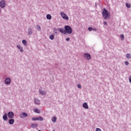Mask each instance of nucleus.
<instances>
[{
	"instance_id": "obj_26",
	"label": "nucleus",
	"mask_w": 131,
	"mask_h": 131,
	"mask_svg": "<svg viewBox=\"0 0 131 131\" xmlns=\"http://www.w3.org/2000/svg\"><path fill=\"white\" fill-rule=\"evenodd\" d=\"M36 27L38 31H40V30H41V29L40 28V27L38 25H36Z\"/></svg>"
},
{
	"instance_id": "obj_17",
	"label": "nucleus",
	"mask_w": 131,
	"mask_h": 131,
	"mask_svg": "<svg viewBox=\"0 0 131 131\" xmlns=\"http://www.w3.org/2000/svg\"><path fill=\"white\" fill-rule=\"evenodd\" d=\"M14 122H15V120H14V119H10L9 120V123L10 124H14Z\"/></svg>"
},
{
	"instance_id": "obj_27",
	"label": "nucleus",
	"mask_w": 131,
	"mask_h": 131,
	"mask_svg": "<svg viewBox=\"0 0 131 131\" xmlns=\"http://www.w3.org/2000/svg\"><path fill=\"white\" fill-rule=\"evenodd\" d=\"M126 7L128 8H130V4H128V3H126Z\"/></svg>"
},
{
	"instance_id": "obj_28",
	"label": "nucleus",
	"mask_w": 131,
	"mask_h": 131,
	"mask_svg": "<svg viewBox=\"0 0 131 131\" xmlns=\"http://www.w3.org/2000/svg\"><path fill=\"white\" fill-rule=\"evenodd\" d=\"M53 30H54L55 31V33L56 34H57V33H58V29H57L56 28H54L53 29Z\"/></svg>"
},
{
	"instance_id": "obj_7",
	"label": "nucleus",
	"mask_w": 131,
	"mask_h": 131,
	"mask_svg": "<svg viewBox=\"0 0 131 131\" xmlns=\"http://www.w3.org/2000/svg\"><path fill=\"white\" fill-rule=\"evenodd\" d=\"M7 115L9 118L13 119L14 118V116H15V114L13 112H9L8 113Z\"/></svg>"
},
{
	"instance_id": "obj_5",
	"label": "nucleus",
	"mask_w": 131,
	"mask_h": 131,
	"mask_svg": "<svg viewBox=\"0 0 131 131\" xmlns=\"http://www.w3.org/2000/svg\"><path fill=\"white\" fill-rule=\"evenodd\" d=\"M32 120H33V121H35L36 120L42 121V120H43V118L42 117H33L32 118Z\"/></svg>"
},
{
	"instance_id": "obj_3",
	"label": "nucleus",
	"mask_w": 131,
	"mask_h": 131,
	"mask_svg": "<svg viewBox=\"0 0 131 131\" xmlns=\"http://www.w3.org/2000/svg\"><path fill=\"white\" fill-rule=\"evenodd\" d=\"M60 15L61 17L64 20H66V21H68L69 20V17L68 16H67V14H66L64 12H60Z\"/></svg>"
},
{
	"instance_id": "obj_33",
	"label": "nucleus",
	"mask_w": 131,
	"mask_h": 131,
	"mask_svg": "<svg viewBox=\"0 0 131 131\" xmlns=\"http://www.w3.org/2000/svg\"><path fill=\"white\" fill-rule=\"evenodd\" d=\"M66 40L67 41H69V40H70V39L69 38H67Z\"/></svg>"
},
{
	"instance_id": "obj_13",
	"label": "nucleus",
	"mask_w": 131,
	"mask_h": 131,
	"mask_svg": "<svg viewBox=\"0 0 131 131\" xmlns=\"http://www.w3.org/2000/svg\"><path fill=\"white\" fill-rule=\"evenodd\" d=\"M34 104H35L36 105H40V100L38 99L35 98L34 99Z\"/></svg>"
},
{
	"instance_id": "obj_21",
	"label": "nucleus",
	"mask_w": 131,
	"mask_h": 131,
	"mask_svg": "<svg viewBox=\"0 0 131 131\" xmlns=\"http://www.w3.org/2000/svg\"><path fill=\"white\" fill-rule=\"evenodd\" d=\"M46 17L48 20H51V19H52V15L50 14H47Z\"/></svg>"
},
{
	"instance_id": "obj_10",
	"label": "nucleus",
	"mask_w": 131,
	"mask_h": 131,
	"mask_svg": "<svg viewBox=\"0 0 131 131\" xmlns=\"http://www.w3.org/2000/svg\"><path fill=\"white\" fill-rule=\"evenodd\" d=\"M28 34H29V35H32V34H33V31L32 30V29H31V28H29L28 29Z\"/></svg>"
},
{
	"instance_id": "obj_30",
	"label": "nucleus",
	"mask_w": 131,
	"mask_h": 131,
	"mask_svg": "<svg viewBox=\"0 0 131 131\" xmlns=\"http://www.w3.org/2000/svg\"><path fill=\"white\" fill-rule=\"evenodd\" d=\"M88 30L89 31H92L93 30V28L92 27L88 28Z\"/></svg>"
},
{
	"instance_id": "obj_20",
	"label": "nucleus",
	"mask_w": 131,
	"mask_h": 131,
	"mask_svg": "<svg viewBox=\"0 0 131 131\" xmlns=\"http://www.w3.org/2000/svg\"><path fill=\"white\" fill-rule=\"evenodd\" d=\"M49 38L51 40H54V39L55 38V35L54 34L50 35V36H49Z\"/></svg>"
},
{
	"instance_id": "obj_9",
	"label": "nucleus",
	"mask_w": 131,
	"mask_h": 131,
	"mask_svg": "<svg viewBox=\"0 0 131 131\" xmlns=\"http://www.w3.org/2000/svg\"><path fill=\"white\" fill-rule=\"evenodd\" d=\"M27 116H28V114L25 112L22 113L19 115L20 118H21L22 119H23V118H25V117H27Z\"/></svg>"
},
{
	"instance_id": "obj_36",
	"label": "nucleus",
	"mask_w": 131,
	"mask_h": 131,
	"mask_svg": "<svg viewBox=\"0 0 131 131\" xmlns=\"http://www.w3.org/2000/svg\"><path fill=\"white\" fill-rule=\"evenodd\" d=\"M2 13V9H0V14Z\"/></svg>"
},
{
	"instance_id": "obj_11",
	"label": "nucleus",
	"mask_w": 131,
	"mask_h": 131,
	"mask_svg": "<svg viewBox=\"0 0 131 131\" xmlns=\"http://www.w3.org/2000/svg\"><path fill=\"white\" fill-rule=\"evenodd\" d=\"M16 47L21 53H23V52H24V50H23V48L21 47V45H18L16 46Z\"/></svg>"
},
{
	"instance_id": "obj_31",
	"label": "nucleus",
	"mask_w": 131,
	"mask_h": 131,
	"mask_svg": "<svg viewBox=\"0 0 131 131\" xmlns=\"http://www.w3.org/2000/svg\"><path fill=\"white\" fill-rule=\"evenodd\" d=\"M77 88H78V89H81V85H80V84H78L77 85Z\"/></svg>"
},
{
	"instance_id": "obj_24",
	"label": "nucleus",
	"mask_w": 131,
	"mask_h": 131,
	"mask_svg": "<svg viewBox=\"0 0 131 131\" xmlns=\"http://www.w3.org/2000/svg\"><path fill=\"white\" fill-rule=\"evenodd\" d=\"M126 57L127 59H130L131 58V55H130V54H127L126 55Z\"/></svg>"
},
{
	"instance_id": "obj_29",
	"label": "nucleus",
	"mask_w": 131,
	"mask_h": 131,
	"mask_svg": "<svg viewBox=\"0 0 131 131\" xmlns=\"http://www.w3.org/2000/svg\"><path fill=\"white\" fill-rule=\"evenodd\" d=\"M124 63H125V65H126V66H127L129 64V62L127 61H125Z\"/></svg>"
},
{
	"instance_id": "obj_22",
	"label": "nucleus",
	"mask_w": 131,
	"mask_h": 131,
	"mask_svg": "<svg viewBox=\"0 0 131 131\" xmlns=\"http://www.w3.org/2000/svg\"><path fill=\"white\" fill-rule=\"evenodd\" d=\"M52 122H56V121H57V117H53L52 118Z\"/></svg>"
},
{
	"instance_id": "obj_12",
	"label": "nucleus",
	"mask_w": 131,
	"mask_h": 131,
	"mask_svg": "<svg viewBox=\"0 0 131 131\" xmlns=\"http://www.w3.org/2000/svg\"><path fill=\"white\" fill-rule=\"evenodd\" d=\"M3 119L4 120V121H7L8 120V114L7 113H5L4 115L3 116Z\"/></svg>"
},
{
	"instance_id": "obj_16",
	"label": "nucleus",
	"mask_w": 131,
	"mask_h": 131,
	"mask_svg": "<svg viewBox=\"0 0 131 131\" xmlns=\"http://www.w3.org/2000/svg\"><path fill=\"white\" fill-rule=\"evenodd\" d=\"M39 94L41 95V96H46V95H47V92L43 91L42 90H40Z\"/></svg>"
},
{
	"instance_id": "obj_23",
	"label": "nucleus",
	"mask_w": 131,
	"mask_h": 131,
	"mask_svg": "<svg viewBox=\"0 0 131 131\" xmlns=\"http://www.w3.org/2000/svg\"><path fill=\"white\" fill-rule=\"evenodd\" d=\"M22 43L23 45H24V46H27V41L26 40H23Z\"/></svg>"
},
{
	"instance_id": "obj_32",
	"label": "nucleus",
	"mask_w": 131,
	"mask_h": 131,
	"mask_svg": "<svg viewBox=\"0 0 131 131\" xmlns=\"http://www.w3.org/2000/svg\"><path fill=\"white\" fill-rule=\"evenodd\" d=\"M103 24H104V25H105L106 26H107V25H108L107 21H103Z\"/></svg>"
},
{
	"instance_id": "obj_8",
	"label": "nucleus",
	"mask_w": 131,
	"mask_h": 131,
	"mask_svg": "<svg viewBox=\"0 0 131 131\" xmlns=\"http://www.w3.org/2000/svg\"><path fill=\"white\" fill-rule=\"evenodd\" d=\"M11 78H7L5 80V83L7 85H10V84H11Z\"/></svg>"
},
{
	"instance_id": "obj_6",
	"label": "nucleus",
	"mask_w": 131,
	"mask_h": 131,
	"mask_svg": "<svg viewBox=\"0 0 131 131\" xmlns=\"http://www.w3.org/2000/svg\"><path fill=\"white\" fill-rule=\"evenodd\" d=\"M6 6V1L4 0H2L0 2V7L2 8V9H4Z\"/></svg>"
},
{
	"instance_id": "obj_1",
	"label": "nucleus",
	"mask_w": 131,
	"mask_h": 131,
	"mask_svg": "<svg viewBox=\"0 0 131 131\" xmlns=\"http://www.w3.org/2000/svg\"><path fill=\"white\" fill-rule=\"evenodd\" d=\"M102 14L104 20H109L110 19V13L107 9L104 8L102 10Z\"/></svg>"
},
{
	"instance_id": "obj_14",
	"label": "nucleus",
	"mask_w": 131,
	"mask_h": 131,
	"mask_svg": "<svg viewBox=\"0 0 131 131\" xmlns=\"http://www.w3.org/2000/svg\"><path fill=\"white\" fill-rule=\"evenodd\" d=\"M82 107L84 109H89V105H88V103L84 102L82 104Z\"/></svg>"
},
{
	"instance_id": "obj_2",
	"label": "nucleus",
	"mask_w": 131,
	"mask_h": 131,
	"mask_svg": "<svg viewBox=\"0 0 131 131\" xmlns=\"http://www.w3.org/2000/svg\"><path fill=\"white\" fill-rule=\"evenodd\" d=\"M64 32L65 34L68 33V34H71L72 33V28L70 26H66L64 27Z\"/></svg>"
},
{
	"instance_id": "obj_15",
	"label": "nucleus",
	"mask_w": 131,
	"mask_h": 131,
	"mask_svg": "<svg viewBox=\"0 0 131 131\" xmlns=\"http://www.w3.org/2000/svg\"><path fill=\"white\" fill-rule=\"evenodd\" d=\"M37 126H38V125L37 124V123H32L31 125V127L32 128H36V127H37Z\"/></svg>"
},
{
	"instance_id": "obj_4",
	"label": "nucleus",
	"mask_w": 131,
	"mask_h": 131,
	"mask_svg": "<svg viewBox=\"0 0 131 131\" xmlns=\"http://www.w3.org/2000/svg\"><path fill=\"white\" fill-rule=\"evenodd\" d=\"M83 57L85 59H86V60H88V61L91 60V54H90V53H85L83 54Z\"/></svg>"
},
{
	"instance_id": "obj_25",
	"label": "nucleus",
	"mask_w": 131,
	"mask_h": 131,
	"mask_svg": "<svg viewBox=\"0 0 131 131\" xmlns=\"http://www.w3.org/2000/svg\"><path fill=\"white\" fill-rule=\"evenodd\" d=\"M120 37H121V40H123L124 39V35L121 34L120 35Z\"/></svg>"
},
{
	"instance_id": "obj_34",
	"label": "nucleus",
	"mask_w": 131,
	"mask_h": 131,
	"mask_svg": "<svg viewBox=\"0 0 131 131\" xmlns=\"http://www.w3.org/2000/svg\"><path fill=\"white\" fill-rule=\"evenodd\" d=\"M92 30H93V31H97V29L94 28V29H93Z\"/></svg>"
},
{
	"instance_id": "obj_18",
	"label": "nucleus",
	"mask_w": 131,
	"mask_h": 131,
	"mask_svg": "<svg viewBox=\"0 0 131 131\" xmlns=\"http://www.w3.org/2000/svg\"><path fill=\"white\" fill-rule=\"evenodd\" d=\"M34 112H35V113H38V114H39V113H40V111L39 110H38V108H35L33 110Z\"/></svg>"
},
{
	"instance_id": "obj_37",
	"label": "nucleus",
	"mask_w": 131,
	"mask_h": 131,
	"mask_svg": "<svg viewBox=\"0 0 131 131\" xmlns=\"http://www.w3.org/2000/svg\"><path fill=\"white\" fill-rule=\"evenodd\" d=\"M53 131H55V130H53Z\"/></svg>"
},
{
	"instance_id": "obj_19",
	"label": "nucleus",
	"mask_w": 131,
	"mask_h": 131,
	"mask_svg": "<svg viewBox=\"0 0 131 131\" xmlns=\"http://www.w3.org/2000/svg\"><path fill=\"white\" fill-rule=\"evenodd\" d=\"M58 31H59V32H60L61 33H63V34H66L65 30H64V29H63L59 28Z\"/></svg>"
},
{
	"instance_id": "obj_35",
	"label": "nucleus",
	"mask_w": 131,
	"mask_h": 131,
	"mask_svg": "<svg viewBox=\"0 0 131 131\" xmlns=\"http://www.w3.org/2000/svg\"><path fill=\"white\" fill-rule=\"evenodd\" d=\"M129 81L131 83V77L129 78Z\"/></svg>"
}]
</instances>
